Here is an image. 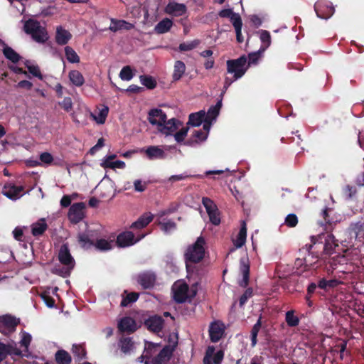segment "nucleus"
<instances>
[{"label":"nucleus","mask_w":364,"mask_h":364,"mask_svg":"<svg viewBox=\"0 0 364 364\" xmlns=\"http://www.w3.org/2000/svg\"><path fill=\"white\" fill-rule=\"evenodd\" d=\"M262 316L260 315L257 321V322L252 326L250 331V340H251V346L255 347L257 343V336L258 333L260 331L262 323Z\"/></svg>","instance_id":"nucleus-33"},{"label":"nucleus","mask_w":364,"mask_h":364,"mask_svg":"<svg viewBox=\"0 0 364 364\" xmlns=\"http://www.w3.org/2000/svg\"><path fill=\"white\" fill-rule=\"evenodd\" d=\"M26 33L31 35L32 39L37 43H44L48 39L46 28L42 26L39 21L32 18L27 20L23 26Z\"/></svg>","instance_id":"nucleus-3"},{"label":"nucleus","mask_w":364,"mask_h":364,"mask_svg":"<svg viewBox=\"0 0 364 364\" xmlns=\"http://www.w3.org/2000/svg\"><path fill=\"white\" fill-rule=\"evenodd\" d=\"M182 124L183 123L176 118L168 120L166 119V122H162L158 127V131L166 136L172 135Z\"/></svg>","instance_id":"nucleus-14"},{"label":"nucleus","mask_w":364,"mask_h":364,"mask_svg":"<svg viewBox=\"0 0 364 364\" xmlns=\"http://www.w3.org/2000/svg\"><path fill=\"white\" fill-rule=\"evenodd\" d=\"M314 10L318 18H329L334 13V8L331 4L324 1H318L314 5Z\"/></svg>","instance_id":"nucleus-12"},{"label":"nucleus","mask_w":364,"mask_h":364,"mask_svg":"<svg viewBox=\"0 0 364 364\" xmlns=\"http://www.w3.org/2000/svg\"><path fill=\"white\" fill-rule=\"evenodd\" d=\"M41 161L46 165H50L53 162V156L49 152H43L40 154Z\"/></svg>","instance_id":"nucleus-61"},{"label":"nucleus","mask_w":364,"mask_h":364,"mask_svg":"<svg viewBox=\"0 0 364 364\" xmlns=\"http://www.w3.org/2000/svg\"><path fill=\"white\" fill-rule=\"evenodd\" d=\"M97 232L87 229L85 232H79L77 235V241L79 246L83 250H89L94 246Z\"/></svg>","instance_id":"nucleus-8"},{"label":"nucleus","mask_w":364,"mask_h":364,"mask_svg":"<svg viewBox=\"0 0 364 364\" xmlns=\"http://www.w3.org/2000/svg\"><path fill=\"white\" fill-rule=\"evenodd\" d=\"M119 77L122 80L129 81L132 79L134 74L130 66L127 65L122 68L119 73Z\"/></svg>","instance_id":"nucleus-52"},{"label":"nucleus","mask_w":364,"mask_h":364,"mask_svg":"<svg viewBox=\"0 0 364 364\" xmlns=\"http://www.w3.org/2000/svg\"><path fill=\"white\" fill-rule=\"evenodd\" d=\"M260 40L264 43V46L260 47V50L264 51L271 44V36L269 32L266 30H261Z\"/></svg>","instance_id":"nucleus-48"},{"label":"nucleus","mask_w":364,"mask_h":364,"mask_svg":"<svg viewBox=\"0 0 364 364\" xmlns=\"http://www.w3.org/2000/svg\"><path fill=\"white\" fill-rule=\"evenodd\" d=\"M350 239L363 244L364 243V221L351 223L347 229Z\"/></svg>","instance_id":"nucleus-9"},{"label":"nucleus","mask_w":364,"mask_h":364,"mask_svg":"<svg viewBox=\"0 0 364 364\" xmlns=\"http://www.w3.org/2000/svg\"><path fill=\"white\" fill-rule=\"evenodd\" d=\"M134 28V25L126 21L125 20H117L111 18V25L109 28L112 32H117L120 30L129 31Z\"/></svg>","instance_id":"nucleus-26"},{"label":"nucleus","mask_w":364,"mask_h":364,"mask_svg":"<svg viewBox=\"0 0 364 364\" xmlns=\"http://www.w3.org/2000/svg\"><path fill=\"white\" fill-rule=\"evenodd\" d=\"M4 56L14 63L20 60L21 56L12 48L6 46L3 49Z\"/></svg>","instance_id":"nucleus-41"},{"label":"nucleus","mask_w":364,"mask_h":364,"mask_svg":"<svg viewBox=\"0 0 364 364\" xmlns=\"http://www.w3.org/2000/svg\"><path fill=\"white\" fill-rule=\"evenodd\" d=\"M220 111H218L213 106H211L205 114V118L213 121L218 116Z\"/></svg>","instance_id":"nucleus-62"},{"label":"nucleus","mask_w":364,"mask_h":364,"mask_svg":"<svg viewBox=\"0 0 364 364\" xmlns=\"http://www.w3.org/2000/svg\"><path fill=\"white\" fill-rule=\"evenodd\" d=\"M189 130L188 127H183L178 132H176L174 134V139L178 143H181L184 141L186 136H187L188 132Z\"/></svg>","instance_id":"nucleus-56"},{"label":"nucleus","mask_w":364,"mask_h":364,"mask_svg":"<svg viewBox=\"0 0 364 364\" xmlns=\"http://www.w3.org/2000/svg\"><path fill=\"white\" fill-rule=\"evenodd\" d=\"M145 237V234L140 233L135 235L132 231H125L118 235L116 243L119 247H129Z\"/></svg>","instance_id":"nucleus-6"},{"label":"nucleus","mask_w":364,"mask_h":364,"mask_svg":"<svg viewBox=\"0 0 364 364\" xmlns=\"http://www.w3.org/2000/svg\"><path fill=\"white\" fill-rule=\"evenodd\" d=\"M173 26V21L168 18H165L160 21L154 27V31L157 34H163L166 33L170 31L171 27Z\"/></svg>","instance_id":"nucleus-29"},{"label":"nucleus","mask_w":364,"mask_h":364,"mask_svg":"<svg viewBox=\"0 0 364 364\" xmlns=\"http://www.w3.org/2000/svg\"><path fill=\"white\" fill-rule=\"evenodd\" d=\"M109 109L107 107L105 106L102 109H101L97 115H92L95 120L97 124H102L105 122L106 118L108 115Z\"/></svg>","instance_id":"nucleus-50"},{"label":"nucleus","mask_w":364,"mask_h":364,"mask_svg":"<svg viewBox=\"0 0 364 364\" xmlns=\"http://www.w3.org/2000/svg\"><path fill=\"white\" fill-rule=\"evenodd\" d=\"M159 347H160L159 344L146 342L143 356L146 359L151 360L153 355L156 352V348Z\"/></svg>","instance_id":"nucleus-42"},{"label":"nucleus","mask_w":364,"mask_h":364,"mask_svg":"<svg viewBox=\"0 0 364 364\" xmlns=\"http://www.w3.org/2000/svg\"><path fill=\"white\" fill-rule=\"evenodd\" d=\"M247 63V58L242 55L237 59L228 60L227 61V72L235 75V79L242 77L246 73L247 68H245Z\"/></svg>","instance_id":"nucleus-4"},{"label":"nucleus","mask_w":364,"mask_h":364,"mask_svg":"<svg viewBox=\"0 0 364 364\" xmlns=\"http://www.w3.org/2000/svg\"><path fill=\"white\" fill-rule=\"evenodd\" d=\"M186 71V65L181 60H176L174 64L173 73L172 75L174 81L179 80Z\"/></svg>","instance_id":"nucleus-37"},{"label":"nucleus","mask_w":364,"mask_h":364,"mask_svg":"<svg viewBox=\"0 0 364 364\" xmlns=\"http://www.w3.org/2000/svg\"><path fill=\"white\" fill-rule=\"evenodd\" d=\"M200 43L199 40H194L188 43H182L179 45L180 51H189L196 48Z\"/></svg>","instance_id":"nucleus-54"},{"label":"nucleus","mask_w":364,"mask_h":364,"mask_svg":"<svg viewBox=\"0 0 364 364\" xmlns=\"http://www.w3.org/2000/svg\"><path fill=\"white\" fill-rule=\"evenodd\" d=\"M324 242V258L326 255H331L334 252V250L338 247V244L335 240V237L331 234L325 235V240H323Z\"/></svg>","instance_id":"nucleus-27"},{"label":"nucleus","mask_w":364,"mask_h":364,"mask_svg":"<svg viewBox=\"0 0 364 364\" xmlns=\"http://www.w3.org/2000/svg\"><path fill=\"white\" fill-rule=\"evenodd\" d=\"M19 323L20 319L11 314L0 316V332L5 336H9L16 331Z\"/></svg>","instance_id":"nucleus-5"},{"label":"nucleus","mask_w":364,"mask_h":364,"mask_svg":"<svg viewBox=\"0 0 364 364\" xmlns=\"http://www.w3.org/2000/svg\"><path fill=\"white\" fill-rule=\"evenodd\" d=\"M189 287L186 283H182L179 284L173 293V299L178 304L184 303L188 298V292Z\"/></svg>","instance_id":"nucleus-21"},{"label":"nucleus","mask_w":364,"mask_h":364,"mask_svg":"<svg viewBox=\"0 0 364 364\" xmlns=\"http://www.w3.org/2000/svg\"><path fill=\"white\" fill-rule=\"evenodd\" d=\"M85 208V205L82 202L75 203L70 206L68 216L72 223L77 224L84 218Z\"/></svg>","instance_id":"nucleus-10"},{"label":"nucleus","mask_w":364,"mask_h":364,"mask_svg":"<svg viewBox=\"0 0 364 364\" xmlns=\"http://www.w3.org/2000/svg\"><path fill=\"white\" fill-rule=\"evenodd\" d=\"M118 328L122 332L134 333L136 330V323L132 318L127 316L120 320Z\"/></svg>","instance_id":"nucleus-23"},{"label":"nucleus","mask_w":364,"mask_h":364,"mask_svg":"<svg viewBox=\"0 0 364 364\" xmlns=\"http://www.w3.org/2000/svg\"><path fill=\"white\" fill-rule=\"evenodd\" d=\"M134 343L131 338H124L119 341V347L121 350L124 353H128L133 348Z\"/></svg>","instance_id":"nucleus-49"},{"label":"nucleus","mask_w":364,"mask_h":364,"mask_svg":"<svg viewBox=\"0 0 364 364\" xmlns=\"http://www.w3.org/2000/svg\"><path fill=\"white\" fill-rule=\"evenodd\" d=\"M219 16L222 18H229L232 24L236 19L239 21L242 20L240 16L238 14L233 12L231 9H225L221 10L219 12Z\"/></svg>","instance_id":"nucleus-45"},{"label":"nucleus","mask_w":364,"mask_h":364,"mask_svg":"<svg viewBox=\"0 0 364 364\" xmlns=\"http://www.w3.org/2000/svg\"><path fill=\"white\" fill-rule=\"evenodd\" d=\"M164 324V320L162 316L153 315L144 321V326L147 329L154 333H159L162 331Z\"/></svg>","instance_id":"nucleus-15"},{"label":"nucleus","mask_w":364,"mask_h":364,"mask_svg":"<svg viewBox=\"0 0 364 364\" xmlns=\"http://www.w3.org/2000/svg\"><path fill=\"white\" fill-rule=\"evenodd\" d=\"M48 228V225L44 218L40 219L38 222L32 224L31 233L33 236L42 235Z\"/></svg>","instance_id":"nucleus-30"},{"label":"nucleus","mask_w":364,"mask_h":364,"mask_svg":"<svg viewBox=\"0 0 364 364\" xmlns=\"http://www.w3.org/2000/svg\"><path fill=\"white\" fill-rule=\"evenodd\" d=\"M150 181H142L140 179H136L134 181V191L136 192H144Z\"/></svg>","instance_id":"nucleus-58"},{"label":"nucleus","mask_w":364,"mask_h":364,"mask_svg":"<svg viewBox=\"0 0 364 364\" xmlns=\"http://www.w3.org/2000/svg\"><path fill=\"white\" fill-rule=\"evenodd\" d=\"M325 235L321 234L318 236L311 237V244L306 245L305 249L308 252V255L304 258L305 264L312 265L316 264L319 259H324V242Z\"/></svg>","instance_id":"nucleus-1"},{"label":"nucleus","mask_w":364,"mask_h":364,"mask_svg":"<svg viewBox=\"0 0 364 364\" xmlns=\"http://www.w3.org/2000/svg\"><path fill=\"white\" fill-rule=\"evenodd\" d=\"M156 274L151 272H143L138 274L136 281L144 289L154 287L156 282Z\"/></svg>","instance_id":"nucleus-16"},{"label":"nucleus","mask_w":364,"mask_h":364,"mask_svg":"<svg viewBox=\"0 0 364 364\" xmlns=\"http://www.w3.org/2000/svg\"><path fill=\"white\" fill-rule=\"evenodd\" d=\"M207 137V133H205V132L202 130H195L192 135V139L185 141L184 144L187 146H193L195 144L205 141Z\"/></svg>","instance_id":"nucleus-32"},{"label":"nucleus","mask_w":364,"mask_h":364,"mask_svg":"<svg viewBox=\"0 0 364 364\" xmlns=\"http://www.w3.org/2000/svg\"><path fill=\"white\" fill-rule=\"evenodd\" d=\"M224 333V328L217 321H213L209 327V336L212 342L216 343L220 340Z\"/></svg>","instance_id":"nucleus-22"},{"label":"nucleus","mask_w":364,"mask_h":364,"mask_svg":"<svg viewBox=\"0 0 364 364\" xmlns=\"http://www.w3.org/2000/svg\"><path fill=\"white\" fill-rule=\"evenodd\" d=\"M166 119V113L161 109H151L148 112V121L152 125H156L158 127L162 122Z\"/></svg>","instance_id":"nucleus-18"},{"label":"nucleus","mask_w":364,"mask_h":364,"mask_svg":"<svg viewBox=\"0 0 364 364\" xmlns=\"http://www.w3.org/2000/svg\"><path fill=\"white\" fill-rule=\"evenodd\" d=\"M72 34L62 26H58L55 33V42L60 46L66 45L71 39Z\"/></svg>","instance_id":"nucleus-25"},{"label":"nucleus","mask_w":364,"mask_h":364,"mask_svg":"<svg viewBox=\"0 0 364 364\" xmlns=\"http://www.w3.org/2000/svg\"><path fill=\"white\" fill-rule=\"evenodd\" d=\"M164 11L167 14L181 16L186 13L187 7L184 4L171 1L166 6Z\"/></svg>","instance_id":"nucleus-19"},{"label":"nucleus","mask_w":364,"mask_h":364,"mask_svg":"<svg viewBox=\"0 0 364 364\" xmlns=\"http://www.w3.org/2000/svg\"><path fill=\"white\" fill-rule=\"evenodd\" d=\"M153 220L152 215H143L139 219L133 223L131 225L132 229H142L148 225Z\"/></svg>","instance_id":"nucleus-34"},{"label":"nucleus","mask_w":364,"mask_h":364,"mask_svg":"<svg viewBox=\"0 0 364 364\" xmlns=\"http://www.w3.org/2000/svg\"><path fill=\"white\" fill-rule=\"evenodd\" d=\"M205 241L203 237H198L196 241L188 246L185 253L184 259L186 264H197L201 262L205 257Z\"/></svg>","instance_id":"nucleus-2"},{"label":"nucleus","mask_w":364,"mask_h":364,"mask_svg":"<svg viewBox=\"0 0 364 364\" xmlns=\"http://www.w3.org/2000/svg\"><path fill=\"white\" fill-rule=\"evenodd\" d=\"M55 360L58 364H71L72 358L66 350H58L55 354Z\"/></svg>","instance_id":"nucleus-35"},{"label":"nucleus","mask_w":364,"mask_h":364,"mask_svg":"<svg viewBox=\"0 0 364 364\" xmlns=\"http://www.w3.org/2000/svg\"><path fill=\"white\" fill-rule=\"evenodd\" d=\"M23 191L22 186H15L14 184H5L2 193L11 200H16L21 196V193Z\"/></svg>","instance_id":"nucleus-20"},{"label":"nucleus","mask_w":364,"mask_h":364,"mask_svg":"<svg viewBox=\"0 0 364 364\" xmlns=\"http://www.w3.org/2000/svg\"><path fill=\"white\" fill-rule=\"evenodd\" d=\"M65 54L66 59L70 63H77L80 62V57L73 48L70 46H66L65 48Z\"/></svg>","instance_id":"nucleus-46"},{"label":"nucleus","mask_w":364,"mask_h":364,"mask_svg":"<svg viewBox=\"0 0 364 364\" xmlns=\"http://www.w3.org/2000/svg\"><path fill=\"white\" fill-rule=\"evenodd\" d=\"M345 262V257L343 255H341L340 254H338L335 255L334 257H330L328 260V264L330 267L333 269H336L338 267V265H343L344 264H341Z\"/></svg>","instance_id":"nucleus-51"},{"label":"nucleus","mask_w":364,"mask_h":364,"mask_svg":"<svg viewBox=\"0 0 364 364\" xmlns=\"http://www.w3.org/2000/svg\"><path fill=\"white\" fill-rule=\"evenodd\" d=\"M122 299L120 303L122 307H127L134 303L139 299V294L136 292L129 293L127 290H124L122 294Z\"/></svg>","instance_id":"nucleus-28"},{"label":"nucleus","mask_w":364,"mask_h":364,"mask_svg":"<svg viewBox=\"0 0 364 364\" xmlns=\"http://www.w3.org/2000/svg\"><path fill=\"white\" fill-rule=\"evenodd\" d=\"M146 154L149 159H163L164 157V151L159 146H150L146 150Z\"/></svg>","instance_id":"nucleus-39"},{"label":"nucleus","mask_w":364,"mask_h":364,"mask_svg":"<svg viewBox=\"0 0 364 364\" xmlns=\"http://www.w3.org/2000/svg\"><path fill=\"white\" fill-rule=\"evenodd\" d=\"M26 66L29 73L40 80L43 79V75L38 65H28V62L26 63Z\"/></svg>","instance_id":"nucleus-59"},{"label":"nucleus","mask_w":364,"mask_h":364,"mask_svg":"<svg viewBox=\"0 0 364 364\" xmlns=\"http://www.w3.org/2000/svg\"><path fill=\"white\" fill-rule=\"evenodd\" d=\"M224 351L219 350L215 353L214 346H208L203 358V364H221L224 358Z\"/></svg>","instance_id":"nucleus-13"},{"label":"nucleus","mask_w":364,"mask_h":364,"mask_svg":"<svg viewBox=\"0 0 364 364\" xmlns=\"http://www.w3.org/2000/svg\"><path fill=\"white\" fill-rule=\"evenodd\" d=\"M58 260L63 266H70L75 267V262L73 256L70 252L68 246L66 244H63L58 252Z\"/></svg>","instance_id":"nucleus-17"},{"label":"nucleus","mask_w":364,"mask_h":364,"mask_svg":"<svg viewBox=\"0 0 364 364\" xmlns=\"http://www.w3.org/2000/svg\"><path fill=\"white\" fill-rule=\"evenodd\" d=\"M284 224L289 228H294L298 224V218L296 214L291 213L287 215Z\"/></svg>","instance_id":"nucleus-55"},{"label":"nucleus","mask_w":364,"mask_h":364,"mask_svg":"<svg viewBox=\"0 0 364 364\" xmlns=\"http://www.w3.org/2000/svg\"><path fill=\"white\" fill-rule=\"evenodd\" d=\"M72 353L79 360L86 358L87 352L85 346L82 344H73L72 347Z\"/></svg>","instance_id":"nucleus-43"},{"label":"nucleus","mask_w":364,"mask_h":364,"mask_svg":"<svg viewBox=\"0 0 364 364\" xmlns=\"http://www.w3.org/2000/svg\"><path fill=\"white\" fill-rule=\"evenodd\" d=\"M74 267L70 266H63V267H55L53 269L52 272L55 274L59 275L62 277H68L70 275L71 272Z\"/></svg>","instance_id":"nucleus-47"},{"label":"nucleus","mask_w":364,"mask_h":364,"mask_svg":"<svg viewBox=\"0 0 364 364\" xmlns=\"http://www.w3.org/2000/svg\"><path fill=\"white\" fill-rule=\"evenodd\" d=\"M285 321L289 327H296L299 324V318L295 315V311L289 310L285 314Z\"/></svg>","instance_id":"nucleus-40"},{"label":"nucleus","mask_w":364,"mask_h":364,"mask_svg":"<svg viewBox=\"0 0 364 364\" xmlns=\"http://www.w3.org/2000/svg\"><path fill=\"white\" fill-rule=\"evenodd\" d=\"M93 247H95L97 250L101 252L109 251L113 247L112 241H108L105 239H97V237L96 236Z\"/></svg>","instance_id":"nucleus-36"},{"label":"nucleus","mask_w":364,"mask_h":364,"mask_svg":"<svg viewBox=\"0 0 364 364\" xmlns=\"http://www.w3.org/2000/svg\"><path fill=\"white\" fill-rule=\"evenodd\" d=\"M252 296V289L251 288L247 289L243 294L240 297L239 306L242 307L245 304L247 301L248 299Z\"/></svg>","instance_id":"nucleus-60"},{"label":"nucleus","mask_w":364,"mask_h":364,"mask_svg":"<svg viewBox=\"0 0 364 364\" xmlns=\"http://www.w3.org/2000/svg\"><path fill=\"white\" fill-rule=\"evenodd\" d=\"M9 345L4 344L0 341V362L6 359L9 354Z\"/></svg>","instance_id":"nucleus-63"},{"label":"nucleus","mask_w":364,"mask_h":364,"mask_svg":"<svg viewBox=\"0 0 364 364\" xmlns=\"http://www.w3.org/2000/svg\"><path fill=\"white\" fill-rule=\"evenodd\" d=\"M68 77L71 82L77 87H81L85 83V78L78 70H74L70 71Z\"/></svg>","instance_id":"nucleus-38"},{"label":"nucleus","mask_w":364,"mask_h":364,"mask_svg":"<svg viewBox=\"0 0 364 364\" xmlns=\"http://www.w3.org/2000/svg\"><path fill=\"white\" fill-rule=\"evenodd\" d=\"M202 203L206 210L210 223L214 225H218L220 223V215L215 203L208 197L202 198Z\"/></svg>","instance_id":"nucleus-7"},{"label":"nucleus","mask_w":364,"mask_h":364,"mask_svg":"<svg viewBox=\"0 0 364 364\" xmlns=\"http://www.w3.org/2000/svg\"><path fill=\"white\" fill-rule=\"evenodd\" d=\"M175 350V346H165L159 353L151 360V364H168Z\"/></svg>","instance_id":"nucleus-11"},{"label":"nucleus","mask_w":364,"mask_h":364,"mask_svg":"<svg viewBox=\"0 0 364 364\" xmlns=\"http://www.w3.org/2000/svg\"><path fill=\"white\" fill-rule=\"evenodd\" d=\"M240 270L242 274V279L239 282V284L245 288L248 285L250 279V264L247 259H240Z\"/></svg>","instance_id":"nucleus-24"},{"label":"nucleus","mask_w":364,"mask_h":364,"mask_svg":"<svg viewBox=\"0 0 364 364\" xmlns=\"http://www.w3.org/2000/svg\"><path fill=\"white\" fill-rule=\"evenodd\" d=\"M205 116V112L200 110L198 112L191 113L188 117V124L193 127H198L203 122Z\"/></svg>","instance_id":"nucleus-31"},{"label":"nucleus","mask_w":364,"mask_h":364,"mask_svg":"<svg viewBox=\"0 0 364 364\" xmlns=\"http://www.w3.org/2000/svg\"><path fill=\"white\" fill-rule=\"evenodd\" d=\"M357 192L356 188L353 186L346 185L343 189V193L345 198L348 200L353 198Z\"/></svg>","instance_id":"nucleus-57"},{"label":"nucleus","mask_w":364,"mask_h":364,"mask_svg":"<svg viewBox=\"0 0 364 364\" xmlns=\"http://www.w3.org/2000/svg\"><path fill=\"white\" fill-rule=\"evenodd\" d=\"M41 298L47 305V306L52 308L55 306V299L51 297L48 293L44 292L41 294Z\"/></svg>","instance_id":"nucleus-64"},{"label":"nucleus","mask_w":364,"mask_h":364,"mask_svg":"<svg viewBox=\"0 0 364 364\" xmlns=\"http://www.w3.org/2000/svg\"><path fill=\"white\" fill-rule=\"evenodd\" d=\"M233 26L236 33V39L238 43H242L244 39L242 35V20L239 21L236 19L233 22Z\"/></svg>","instance_id":"nucleus-53"},{"label":"nucleus","mask_w":364,"mask_h":364,"mask_svg":"<svg viewBox=\"0 0 364 364\" xmlns=\"http://www.w3.org/2000/svg\"><path fill=\"white\" fill-rule=\"evenodd\" d=\"M141 83L149 90H153L156 87V80L150 75H142L139 77Z\"/></svg>","instance_id":"nucleus-44"}]
</instances>
